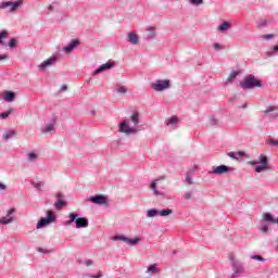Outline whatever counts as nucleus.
<instances>
[{
  "label": "nucleus",
  "instance_id": "aec40b11",
  "mask_svg": "<svg viewBox=\"0 0 278 278\" xmlns=\"http://www.w3.org/2000/svg\"><path fill=\"white\" fill-rule=\"evenodd\" d=\"M15 99V93L12 91H5V101L12 102Z\"/></svg>",
  "mask_w": 278,
  "mask_h": 278
},
{
  "label": "nucleus",
  "instance_id": "bf43d9fd",
  "mask_svg": "<svg viewBox=\"0 0 278 278\" xmlns=\"http://www.w3.org/2000/svg\"><path fill=\"white\" fill-rule=\"evenodd\" d=\"M274 117H278V114H274Z\"/></svg>",
  "mask_w": 278,
  "mask_h": 278
},
{
  "label": "nucleus",
  "instance_id": "473e14b6",
  "mask_svg": "<svg viewBox=\"0 0 278 278\" xmlns=\"http://www.w3.org/2000/svg\"><path fill=\"white\" fill-rule=\"evenodd\" d=\"M190 3L193 5H202L204 3V0H190Z\"/></svg>",
  "mask_w": 278,
  "mask_h": 278
},
{
  "label": "nucleus",
  "instance_id": "9d476101",
  "mask_svg": "<svg viewBox=\"0 0 278 278\" xmlns=\"http://www.w3.org/2000/svg\"><path fill=\"white\" fill-rule=\"evenodd\" d=\"M55 63V56H51L48 60H45L42 63H40L39 68L40 71H46V68L50 67L51 65H54Z\"/></svg>",
  "mask_w": 278,
  "mask_h": 278
},
{
  "label": "nucleus",
  "instance_id": "0eeeda50",
  "mask_svg": "<svg viewBox=\"0 0 278 278\" xmlns=\"http://www.w3.org/2000/svg\"><path fill=\"white\" fill-rule=\"evenodd\" d=\"M78 46H79V40L74 39L72 40L71 43H68V46L61 49V51H63L65 54H71L74 51V49H76Z\"/></svg>",
  "mask_w": 278,
  "mask_h": 278
},
{
  "label": "nucleus",
  "instance_id": "8fccbe9b",
  "mask_svg": "<svg viewBox=\"0 0 278 278\" xmlns=\"http://www.w3.org/2000/svg\"><path fill=\"white\" fill-rule=\"evenodd\" d=\"M48 11H54V5L53 4L48 5Z\"/></svg>",
  "mask_w": 278,
  "mask_h": 278
},
{
  "label": "nucleus",
  "instance_id": "6e6552de",
  "mask_svg": "<svg viewBox=\"0 0 278 278\" xmlns=\"http://www.w3.org/2000/svg\"><path fill=\"white\" fill-rule=\"evenodd\" d=\"M89 201H90L91 203L97 204V205H106V204H108L106 198H105L104 195H102V194H98V195H96V197H91V198L89 199Z\"/></svg>",
  "mask_w": 278,
  "mask_h": 278
},
{
  "label": "nucleus",
  "instance_id": "f8f14e48",
  "mask_svg": "<svg viewBox=\"0 0 278 278\" xmlns=\"http://www.w3.org/2000/svg\"><path fill=\"white\" fill-rule=\"evenodd\" d=\"M76 228H87L89 226V220L84 217L76 218Z\"/></svg>",
  "mask_w": 278,
  "mask_h": 278
},
{
  "label": "nucleus",
  "instance_id": "4d7b16f0",
  "mask_svg": "<svg viewBox=\"0 0 278 278\" xmlns=\"http://www.w3.org/2000/svg\"><path fill=\"white\" fill-rule=\"evenodd\" d=\"M150 30H151V31H150V33H151V35H152V34H154V29H153V28H150Z\"/></svg>",
  "mask_w": 278,
  "mask_h": 278
},
{
  "label": "nucleus",
  "instance_id": "f03ea898",
  "mask_svg": "<svg viewBox=\"0 0 278 278\" xmlns=\"http://www.w3.org/2000/svg\"><path fill=\"white\" fill-rule=\"evenodd\" d=\"M260 165H257V162L253 161L252 163H250V165H256L255 170L256 173H262L265 170H268V159L265 154H261L260 156Z\"/></svg>",
  "mask_w": 278,
  "mask_h": 278
},
{
  "label": "nucleus",
  "instance_id": "49530a36",
  "mask_svg": "<svg viewBox=\"0 0 278 278\" xmlns=\"http://www.w3.org/2000/svg\"><path fill=\"white\" fill-rule=\"evenodd\" d=\"M90 278H102V274L91 275Z\"/></svg>",
  "mask_w": 278,
  "mask_h": 278
},
{
  "label": "nucleus",
  "instance_id": "09e8293b",
  "mask_svg": "<svg viewBox=\"0 0 278 278\" xmlns=\"http://www.w3.org/2000/svg\"><path fill=\"white\" fill-rule=\"evenodd\" d=\"M263 233H267L268 232V227L267 226H264L263 229H262Z\"/></svg>",
  "mask_w": 278,
  "mask_h": 278
},
{
  "label": "nucleus",
  "instance_id": "4c0bfd02",
  "mask_svg": "<svg viewBox=\"0 0 278 278\" xmlns=\"http://www.w3.org/2000/svg\"><path fill=\"white\" fill-rule=\"evenodd\" d=\"M70 217H71V219L68 220V224H72V223L77 220V215L76 214H71Z\"/></svg>",
  "mask_w": 278,
  "mask_h": 278
},
{
  "label": "nucleus",
  "instance_id": "9b49d317",
  "mask_svg": "<svg viewBox=\"0 0 278 278\" xmlns=\"http://www.w3.org/2000/svg\"><path fill=\"white\" fill-rule=\"evenodd\" d=\"M228 170H229V167L227 165H218L216 168H214L213 172H211V174L223 175V174H227Z\"/></svg>",
  "mask_w": 278,
  "mask_h": 278
},
{
  "label": "nucleus",
  "instance_id": "20e7f679",
  "mask_svg": "<svg viewBox=\"0 0 278 278\" xmlns=\"http://www.w3.org/2000/svg\"><path fill=\"white\" fill-rule=\"evenodd\" d=\"M23 4V1H16V2H2L0 3V9H7V8H11L10 11L14 12L16 11L21 5Z\"/></svg>",
  "mask_w": 278,
  "mask_h": 278
},
{
  "label": "nucleus",
  "instance_id": "39448f33",
  "mask_svg": "<svg viewBox=\"0 0 278 278\" xmlns=\"http://www.w3.org/2000/svg\"><path fill=\"white\" fill-rule=\"evenodd\" d=\"M119 131L126 135H132V134H137V128L130 127L128 123L123 122V123H119Z\"/></svg>",
  "mask_w": 278,
  "mask_h": 278
},
{
  "label": "nucleus",
  "instance_id": "5701e85b",
  "mask_svg": "<svg viewBox=\"0 0 278 278\" xmlns=\"http://www.w3.org/2000/svg\"><path fill=\"white\" fill-rule=\"evenodd\" d=\"M117 92H118V94H126L130 91L125 86H118L117 87Z\"/></svg>",
  "mask_w": 278,
  "mask_h": 278
},
{
  "label": "nucleus",
  "instance_id": "ddd939ff",
  "mask_svg": "<svg viewBox=\"0 0 278 278\" xmlns=\"http://www.w3.org/2000/svg\"><path fill=\"white\" fill-rule=\"evenodd\" d=\"M113 66H114L113 63H104V64L100 65V67L94 71V74H99V73H101L103 71L113 68Z\"/></svg>",
  "mask_w": 278,
  "mask_h": 278
},
{
  "label": "nucleus",
  "instance_id": "b1692460",
  "mask_svg": "<svg viewBox=\"0 0 278 278\" xmlns=\"http://www.w3.org/2000/svg\"><path fill=\"white\" fill-rule=\"evenodd\" d=\"M126 243H129L130 245H136L137 243H139L140 242V238H135V239H126V241H125Z\"/></svg>",
  "mask_w": 278,
  "mask_h": 278
},
{
  "label": "nucleus",
  "instance_id": "c756f323",
  "mask_svg": "<svg viewBox=\"0 0 278 278\" xmlns=\"http://www.w3.org/2000/svg\"><path fill=\"white\" fill-rule=\"evenodd\" d=\"M11 113H12V110L5 111V112L0 114V117L3 118V119H7L8 116H10Z\"/></svg>",
  "mask_w": 278,
  "mask_h": 278
},
{
  "label": "nucleus",
  "instance_id": "4be33fe9",
  "mask_svg": "<svg viewBox=\"0 0 278 278\" xmlns=\"http://www.w3.org/2000/svg\"><path fill=\"white\" fill-rule=\"evenodd\" d=\"M160 215V211H156L155 208H150L149 211H147V216L149 217H154Z\"/></svg>",
  "mask_w": 278,
  "mask_h": 278
},
{
  "label": "nucleus",
  "instance_id": "052dcab7",
  "mask_svg": "<svg viewBox=\"0 0 278 278\" xmlns=\"http://www.w3.org/2000/svg\"><path fill=\"white\" fill-rule=\"evenodd\" d=\"M39 252L43 253V252H42V249H39Z\"/></svg>",
  "mask_w": 278,
  "mask_h": 278
},
{
  "label": "nucleus",
  "instance_id": "f704fd0d",
  "mask_svg": "<svg viewBox=\"0 0 278 278\" xmlns=\"http://www.w3.org/2000/svg\"><path fill=\"white\" fill-rule=\"evenodd\" d=\"M267 144L273 146V147H278V140L269 139V140L267 141Z\"/></svg>",
  "mask_w": 278,
  "mask_h": 278
},
{
  "label": "nucleus",
  "instance_id": "c85d7f7f",
  "mask_svg": "<svg viewBox=\"0 0 278 278\" xmlns=\"http://www.w3.org/2000/svg\"><path fill=\"white\" fill-rule=\"evenodd\" d=\"M151 190L154 191V194L160 195V191L156 190V180L151 182Z\"/></svg>",
  "mask_w": 278,
  "mask_h": 278
},
{
  "label": "nucleus",
  "instance_id": "6e6d98bb",
  "mask_svg": "<svg viewBox=\"0 0 278 278\" xmlns=\"http://www.w3.org/2000/svg\"><path fill=\"white\" fill-rule=\"evenodd\" d=\"M274 51H278V46H274Z\"/></svg>",
  "mask_w": 278,
  "mask_h": 278
},
{
  "label": "nucleus",
  "instance_id": "7ed1b4c3",
  "mask_svg": "<svg viewBox=\"0 0 278 278\" xmlns=\"http://www.w3.org/2000/svg\"><path fill=\"white\" fill-rule=\"evenodd\" d=\"M53 219H54L53 211H47V217L40 219L39 223H37V229L43 228L47 225H50L51 223H53Z\"/></svg>",
  "mask_w": 278,
  "mask_h": 278
},
{
  "label": "nucleus",
  "instance_id": "2f4dec72",
  "mask_svg": "<svg viewBox=\"0 0 278 278\" xmlns=\"http://www.w3.org/2000/svg\"><path fill=\"white\" fill-rule=\"evenodd\" d=\"M239 75V72H232L229 74L228 81H232Z\"/></svg>",
  "mask_w": 278,
  "mask_h": 278
},
{
  "label": "nucleus",
  "instance_id": "e2e57ef3",
  "mask_svg": "<svg viewBox=\"0 0 278 278\" xmlns=\"http://www.w3.org/2000/svg\"><path fill=\"white\" fill-rule=\"evenodd\" d=\"M277 249H278V243H277Z\"/></svg>",
  "mask_w": 278,
  "mask_h": 278
},
{
  "label": "nucleus",
  "instance_id": "f3484780",
  "mask_svg": "<svg viewBox=\"0 0 278 278\" xmlns=\"http://www.w3.org/2000/svg\"><path fill=\"white\" fill-rule=\"evenodd\" d=\"M140 119V114L138 113V111H135L134 114H131L130 116V121L131 123H134V125H137L139 123Z\"/></svg>",
  "mask_w": 278,
  "mask_h": 278
},
{
  "label": "nucleus",
  "instance_id": "423d86ee",
  "mask_svg": "<svg viewBox=\"0 0 278 278\" xmlns=\"http://www.w3.org/2000/svg\"><path fill=\"white\" fill-rule=\"evenodd\" d=\"M153 89L156 91H163L169 88V80H157L153 84Z\"/></svg>",
  "mask_w": 278,
  "mask_h": 278
},
{
  "label": "nucleus",
  "instance_id": "bb28decb",
  "mask_svg": "<svg viewBox=\"0 0 278 278\" xmlns=\"http://www.w3.org/2000/svg\"><path fill=\"white\" fill-rule=\"evenodd\" d=\"M148 270L151 271V274L160 273V270L156 268V265H150Z\"/></svg>",
  "mask_w": 278,
  "mask_h": 278
},
{
  "label": "nucleus",
  "instance_id": "cd10ccee",
  "mask_svg": "<svg viewBox=\"0 0 278 278\" xmlns=\"http://www.w3.org/2000/svg\"><path fill=\"white\" fill-rule=\"evenodd\" d=\"M275 111H278L276 106H268L267 109H265L264 114H269Z\"/></svg>",
  "mask_w": 278,
  "mask_h": 278
},
{
  "label": "nucleus",
  "instance_id": "1a4fd4ad",
  "mask_svg": "<svg viewBox=\"0 0 278 278\" xmlns=\"http://www.w3.org/2000/svg\"><path fill=\"white\" fill-rule=\"evenodd\" d=\"M14 213H15V208L9 210L8 215H5V217H1L0 225H10L14 220V218L11 217V215Z\"/></svg>",
  "mask_w": 278,
  "mask_h": 278
},
{
  "label": "nucleus",
  "instance_id": "e433bc0d",
  "mask_svg": "<svg viewBox=\"0 0 278 278\" xmlns=\"http://www.w3.org/2000/svg\"><path fill=\"white\" fill-rule=\"evenodd\" d=\"M37 159H38V155H37V154H35V153L28 154V160H29L30 162H33V161H35V160H37Z\"/></svg>",
  "mask_w": 278,
  "mask_h": 278
},
{
  "label": "nucleus",
  "instance_id": "3c124183",
  "mask_svg": "<svg viewBox=\"0 0 278 278\" xmlns=\"http://www.w3.org/2000/svg\"><path fill=\"white\" fill-rule=\"evenodd\" d=\"M66 90H67V86L66 85L61 86V91H66Z\"/></svg>",
  "mask_w": 278,
  "mask_h": 278
},
{
  "label": "nucleus",
  "instance_id": "680f3d73",
  "mask_svg": "<svg viewBox=\"0 0 278 278\" xmlns=\"http://www.w3.org/2000/svg\"><path fill=\"white\" fill-rule=\"evenodd\" d=\"M40 187L39 185H36V188Z\"/></svg>",
  "mask_w": 278,
  "mask_h": 278
},
{
  "label": "nucleus",
  "instance_id": "a211bd4d",
  "mask_svg": "<svg viewBox=\"0 0 278 278\" xmlns=\"http://www.w3.org/2000/svg\"><path fill=\"white\" fill-rule=\"evenodd\" d=\"M231 25L227 22L222 23L220 25H218L217 29L218 31H227L229 29Z\"/></svg>",
  "mask_w": 278,
  "mask_h": 278
},
{
  "label": "nucleus",
  "instance_id": "a18cd8bd",
  "mask_svg": "<svg viewBox=\"0 0 278 278\" xmlns=\"http://www.w3.org/2000/svg\"><path fill=\"white\" fill-rule=\"evenodd\" d=\"M91 265H93V262H92V261H90V260L86 261V266H87V267H89V266H91Z\"/></svg>",
  "mask_w": 278,
  "mask_h": 278
},
{
  "label": "nucleus",
  "instance_id": "412c9836",
  "mask_svg": "<svg viewBox=\"0 0 278 278\" xmlns=\"http://www.w3.org/2000/svg\"><path fill=\"white\" fill-rule=\"evenodd\" d=\"M177 123H179V119L176 116L169 117L166 119L165 124L167 126L169 125H176Z\"/></svg>",
  "mask_w": 278,
  "mask_h": 278
},
{
  "label": "nucleus",
  "instance_id": "864d4df0",
  "mask_svg": "<svg viewBox=\"0 0 278 278\" xmlns=\"http://www.w3.org/2000/svg\"><path fill=\"white\" fill-rule=\"evenodd\" d=\"M213 48L217 50V49H220V46L219 43H214Z\"/></svg>",
  "mask_w": 278,
  "mask_h": 278
},
{
  "label": "nucleus",
  "instance_id": "13d9d810",
  "mask_svg": "<svg viewBox=\"0 0 278 278\" xmlns=\"http://www.w3.org/2000/svg\"><path fill=\"white\" fill-rule=\"evenodd\" d=\"M154 37V33L150 35V38H153Z\"/></svg>",
  "mask_w": 278,
  "mask_h": 278
},
{
  "label": "nucleus",
  "instance_id": "a878e982",
  "mask_svg": "<svg viewBox=\"0 0 278 278\" xmlns=\"http://www.w3.org/2000/svg\"><path fill=\"white\" fill-rule=\"evenodd\" d=\"M16 135L15 131H8L3 135L4 140H10L11 137H14Z\"/></svg>",
  "mask_w": 278,
  "mask_h": 278
},
{
  "label": "nucleus",
  "instance_id": "4468645a",
  "mask_svg": "<svg viewBox=\"0 0 278 278\" xmlns=\"http://www.w3.org/2000/svg\"><path fill=\"white\" fill-rule=\"evenodd\" d=\"M63 198V194L62 193H56V203H55V208L56 210H60L62 208L63 206H65V201L62 200Z\"/></svg>",
  "mask_w": 278,
  "mask_h": 278
},
{
  "label": "nucleus",
  "instance_id": "603ef678",
  "mask_svg": "<svg viewBox=\"0 0 278 278\" xmlns=\"http://www.w3.org/2000/svg\"><path fill=\"white\" fill-rule=\"evenodd\" d=\"M191 197H192V194H191V193H187V194H185V199H186V200H189Z\"/></svg>",
  "mask_w": 278,
  "mask_h": 278
},
{
  "label": "nucleus",
  "instance_id": "6ab92c4d",
  "mask_svg": "<svg viewBox=\"0 0 278 278\" xmlns=\"http://www.w3.org/2000/svg\"><path fill=\"white\" fill-rule=\"evenodd\" d=\"M264 219L273 223V224H278V217L277 218H273L271 214H264Z\"/></svg>",
  "mask_w": 278,
  "mask_h": 278
},
{
  "label": "nucleus",
  "instance_id": "a19ab883",
  "mask_svg": "<svg viewBox=\"0 0 278 278\" xmlns=\"http://www.w3.org/2000/svg\"><path fill=\"white\" fill-rule=\"evenodd\" d=\"M275 36L269 34V35H264V39L266 40H271Z\"/></svg>",
  "mask_w": 278,
  "mask_h": 278
},
{
  "label": "nucleus",
  "instance_id": "dca6fc26",
  "mask_svg": "<svg viewBox=\"0 0 278 278\" xmlns=\"http://www.w3.org/2000/svg\"><path fill=\"white\" fill-rule=\"evenodd\" d=\"M54 126H55V119H52L51 123H48V125L45 127L43 132L54 131Z\"/></svg>",
  "mask_w": 278,
  "mask_h": 278
},
{
  "label": "nucleus",
  "instance_id": "7c9ffc66",
  "mask_svg": "<svg viewBox=\"0 0 278 278\" xmlns=\"http://www.w3.org/2000/svg\"><path fill=\"white\" fill-rule=\"evenodd\" d=\"M9 33L8 31H1L0 33V43H2V40L8 38Z\"/></svg>",
  "mask_w": 278,
  "mask_h": 278
},
{
  "label": "nucleus",
  "instance_id": "79ce46f5",
  "mask_svg": "<svg viewBox=\"0 0 278 278\" xmlns=\"http://www.w3.org/2000/svg\"><path fill=\"white\" fill-rule=\"evenodd\" d=\"M228 156L232 160H237L236 154L233 152H229Z\"/></svg>",
  "mask_w": 278,
  "mask_h": 278
},
{
  "label": "nucleus",
  "instance_id": "37998d69",
  "mask_svg": "<svg viewBox=\"0 0 278 278\" xmlns=\"http://www.w3.org/2000/svg\"><path fill=\"white\" fill-rule=\"evenodd\" d=\"M244 273V268H237V270L235 271V274H243Z\"/></svg>",
  "mask_w": 278,
  "mask_h": 278
},
{
  "label": "nucleus",
  "instance_id": "c9c22d12",
  "mask_svg": "<svg viewBox=\"0 0 278 278\" xmlns=\"http://www.w3.org/2000/svg\"><path fill=\"white\" fill-rule=\"evenodd\" d=\"M186 182L189 184V186L193 185V179L189 176V174H186Z\"/></svg>",
  "mask_w": 278,
  "mask_h": 278
},
{
  "label": "nucleus",
  "instance_id": "f257e3e1",
  "mask_svg": "<svg viewBox=\"0 0 278 278\" xmlns=\"http://www.w3.org/2000/svg\"><path fill=\"white\" fill-rule=\"evenodd\" d=\"M241 88L244 90L253 89L255 87L261 88V81L257 80L254 76L249 75L244 78L243 81L240 83Z\"/></svg>",
  "mask_w": 278,
  "mask_h": 278
},
{
  "label": "nucleus",
  "instance_id": "58836bf2",
  "mask_svg": "<svg viewBox=\"0 0 278 278\" xmlns=\"http://www.w3.org/2000/svg\"><path fill=\"white\" fill-rule=\"evenodd\" d=\"M250 258L256 260V261H258V262H264V257H262V256H260V255H253V256H251Z\"/></svg>",
  "mask_w": 278,
  "mask_h": 278
},
{
  "label": "nucleus",
  "instance_id": "2eb2a0df",
  "mask_svg": "<svg viewBox=\"0 0 278 278\" xmlns=\"http://www.w3.org/2000/svg\"><path fill=\"white\" fill-rule=\"evenodd\" d=\"M128 39L131 45H138V42H140L138 36L135 33H130L128 35Z\"/></svg>",
  "mask_w": 278,
  "mask_h": 278
},
{
  "label": "nucleus",
  "instance_id": "ea45409f",
  "mask_svg": "<svg viewBox=\"0 0 278 278\" xmlns=\"http://www.w3.org/2000/svg\"><path fill=\"white\" fill-rule=\"evenodd\" d=\"M128 238L127 237H124V236H118V237H115V240H119V241H126Z\"/></svg>",
  "mask_w": 278,
  "mask_h": 278
},
{
  "label": "nucleus",
  "instance_id": "de8ad7c7",
  "mask_svg": "<svg viewBox=\"0 0 278 278\" xmlns=\"http://www.w3.org/2000/svg\"><path fill=\"white\" fill-rule=\"evenodd\" d=\"M0 190H7V186L2 182H0Z\"/></svg>",
  "mask_w": 278,
  "mask_h": 278
},
{
  "label": "nucleus",
  "instance_id": "c03bdc74",
  "mask_svg": "<svg viewBox=\"0 0 278 278\" xmlns=\"http://www.w3.org/2000/svg\"><path fill=\"white\" fill-rule=\"evenodd\" d=\"M2 60H8V55L7 54H0V61Z\"/></svg>",
  "mask_w": 278,
  "mask_h": 278
},
{
  "label": "nucleus",
  "instance_id": "5fc2aeb1",
  "mask_svg": "<svg viewBox=\"0 0 278 278\" xmlns=\"http://www.w3.org/2000/svg\"><path fill=\"white\" fill-rule=\"evenodd\" d=\"M237 154H238V156H240V157H244V152H237Z\"/></svg>",
  "mask_w": 278,
  "mask_h": 278
},
{
  "label": "nucleus",
  "instance_id": "72a5a7b5",
  "mask_svg": "<svg viewBox=\"0 0 278 278\" xmlns=\"http://www.w3.org/2000/svg\"><path fill=\"white\" fill-rule=\"evenodd\" d=\"M15 47H16V40L12 38L11 40H9V48L14 49Z\"/></svg>",
  "mask_w": 278,
  "mask_h": 278
},
{
  "label": "nucleus",
  "instance_id": "393cba45",
  "mask_svg": "<svg viewBox=\"0 0 278 278\" xmlns=\"http://www.w3.org/2000/svg\"><path fill=\"white\" fill-rule=\"evenodd\" d=\"M173 214V211L169 208L163 210V211H159V215L161 216H169Z\"/></svg>",
  "mask_w": 278,
  "mask_h": 278
}]
</instances>
